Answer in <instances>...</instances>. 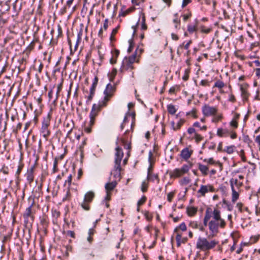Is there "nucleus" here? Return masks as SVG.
<instances>
[{"label": "nucleus", "instance_id": "1", "mask_svg": "<svg viewBox=\"0 0 260 260\" xmlns=\"http://www.w3.org/2000/svg\"><path fill=\"white\" fill-rule=\"evenodd\" d=\"M204 225H208L211 237H215L219 233V228L223 229L226 225L225 220L221 217V212L217 208L213 210L207 208L203 220Z\"/></svg>", "mask_w": 260, "mask_h": 260}, {"label": "nucleus", "instance_id": "2", "mask_svg": "<svg viewBox=\"0 0 260 260\" xmlns=\"http://www.w3.org/2000/svg\"><path fill=\"white\" fill-rule=\"evenodd\" d=\"M115 151L114 166L113 170L111 172V175H113L115 179H119L121 171V162L123 157V152L122 148L118 146L116 147Z\"/></svg>", "mask_w": 260, "mask_h": 260}, {"label": "nucleus", "instance_id": "3", "mask_svg": "<svg viewBox=\"0 0 260 260\" xmlns=\"http://www.w3.org/2000/svg\"><path fill=\"white\" fill-rule=\"evenodd\" d=\"M218 243L219 242L215 239L209 241L206 238L200 237L196 243V248L202 251H208L214 248Z\"/></svg>", "mask_w": 260, "mask_h": 260}, {"label": "nucleus", "instance_id": "4", "mask_svg": "<svg viewBox=\"0 0 260 260\" xmlns=\"http://www.w3.org/2000/svg\"><path fill=\"white\" fill-rule=\"evenodd\" d=\"M115 87L114 85L109 83L107 85L104 91L105 95L104 99L101 101L102 104L101 105L106 106L107 102L109 101L110 99L113 96L114 92L115 91Z\"/></svg>", "mask_w": 260, "mask_h": 260}, {"label": "nucleus", "instance_id": "5", "mask_svg": "<svg viewBox=\"0 0 260 260\" xmlns=\"http://www.w3.org/2000/svg\"><path fill=\"white\" fill-rule=\"evenodd\" d=\"M191 166V164L190 165H183L181 169L177 168L174 169L170 173L171 177L177 178L181 176L184 174L188 172Z\"/></svg>", "mask_w": 260, "mask_h": 260}, {"label": "nucleus", "instance_id": "6", "mask_svg": "<svg viewBox=\"0 0 260 260\" xmlns=\"http://www.w3.org/2000/svg\"><path fill=\"white\" fill-rule=\"evenodd\" d=\"M102 102L100 101L98 105L95 104H93L92 107L91 112L90 113V125L92 126L94 123L95 117L98 115V112L101 110V108L105 106L101 105Z\"/></svg>", "mask_w": 260, "mask_h": 260}, {"label": "nucleus", "instance_id": "7", "mask_svg": "<svg viewBox=\"0 0 260 260\" xmlns=\"http://www.w3.org/2000/svg\"><path fill=\"white\" fill-rule=\"evenodd\" d=\"M50 123V119L49 117L45 118L42 122L41 132L42 134L43 137L45 139H47L50 134V130L48 128Z\"/></svg>", "mask_w": 260, "mask_h": 260}, {"label": "nucleus", "instance_id": "8", "mask_svg": "<svg viewBox=\"0 0 260 260\" xmlns=\"http://www.w3.org/2000/svg\"><path fill=\"white\" fill-rule=\"evenodd\" d=\"M238 85L240 87L242 101L244 102H247L248 100L249 96H250V93L248 91L249 85L246 83L239 84Z\"/></svg>", "mask_w": 260, "mask_h": 260}, {"label": "nucleus", "instance_id": "9", "mask_svg": "<svg viewBox=\"0 0 260 260\" xmlns=\"http://www.w3.org/2000/svg\"><path fill=\"white\" fill-rule=\"evenodd\" d=\"M217 112V108L216 107H212L206 104L202 107V112L205 116L215 115Z\"/></svg>", "mask_w": 260, "mask_h": 260}, {"label": "nucleus", "instance_id": "10", "mask_svg": "<svg viewBox=\"0 0 260 260\" xmlns=\"http://www.w3.org/2000/svg\"><path fill=\"white\" fill-rule=\"evenodd\" d=\"M98 78L95 76L90 88L89 94L87 96V100L86 101V103L90 102L92 100L93 97L95 94V88L98 85Z\"/></svg>", "mask_w": 260, "mask_h": 260}, {"label": "nucleus", "instance_id": "11", "mask_svg": "<svg viewBox=\"0 0 260 260\" xmlns=\"http://www.w3.org/2000/svg\"><path fill=\"white\" fill-rule=\"evenodd\" d=\"M215 189L211 185L208 184L207 185H202L198 191V193L200 194L201 196L204 197L206 193L208 192H214Z\"/></svg>", "mask_w": 260, "mask_h": 260}, {"label": "nucleus", "instance_id": "12", "mask_svg": "<svg viewBox=\"0 0 260 260\" xmlns=\"http://www.w3.org/2000/svg\"><path fill=\"white\" fill-rule=\"evenodd\" d=\"M34 205V202H32L30 205L28 207H27L24 213H23V217L25 218V219L28 220L29 217H30L32 219V220H34V216L32 215V209L31 208Z\"/></svg>", "mask_w": 260, "mask_h": 260}, {"label": "nucleus", "instance_id": "13", "mask_svg": "<svg viewBox=\"0 0 260 260\" xmlns=\"http://www.w3.org/2000/svg\"><path fill=\"white\" fill-rule=\"evenodd\" d=\"M34 166H31L30 168L27 169V171L25 174V177L27 181L30 183L34 181Z\"/></svg>", "mask_w": 260, "mask_h": 260}, {"label": "nucleus", "instance_id": "14", "mask_svg": "<svg viewBox=\"0 0 260 260\" xmlns=\"http://www.w3.org/2000/svg\"><path fill=\"white\" fill-rule=\"evenodd\" d=\"M230 184L231 188H235L234 185H235L238 190L243 185V182L239 181L238 179L233 178L230 179Z\"/></svg>", "mask_w": 260, "mask_h": 260}, {"label": "nucleus", "instance_id": "15", "mask_svg": "<svg viewBox=\"0 0 260 260\" xmlns=\"http://www.w3.org/2000/svg\"><path fill=\"white\" fill-rule=\"evenodd\" d=\"M230 134V131L226 128H218L217 130V135L219 137H226Z\"/></svg>", "mask_w": 260, "mask_h": 260}, {"label": "nucleus", "instance_id": "16", "mask_svg": "<svg viewBox=\"0 0 260 260\" xmlns=\"http://www.w3.org/2000/svg\"><path fill=\"white\" fill-rule=\"evenodd\" d=\"M191 152L189 151L187 148H184L182 150L181 152V157L185 160L188 159L191 156Z\"/></svg>", "mask_w": 260, "mask_h": 260}, {"label": "nucleus", "instance_id": "17", "mask_svg": "<svg viewBox=\"0 0 260 260\" xmlns=\"http://www.w3.org/2000/svg\"><path fill=\"white\" fill-rule=\"evenodd\" d=\"M111 53L112 56L110 59V62L111 64H114L116 62V58L119 54V51L117 49H114L111 51Z\"/></svg>", "mask_w": 260, "mask_h": 260}, {"label": "nucleus", "instance_id": "18", "mask_svg": "<svg viewBox=\"0 0 260 260\" xmlns=\"http://www.w3.org/2000/svg\"><path fill=\"white\" fill-rule=\"evenodd\" d=\"M185 120L184 119H180V120L176 124L174 121L171 122V125L172 127V128L174 131L178 130L180 128L182 125L184 123Z\"/></svg>", "mask_w": 260, "mask_h": 260}, {"label": "nucleus", "instance_id": "19", "mask_svg": "<svg viewBox=\"0 0 260 260\" xmlns=\"http://www.w3.org/2000/svg\"><path fill=\"white\" fill-rule=\"evenodd\" d=\"M232 189V202L235 203L239 198V193L235 188H231Z\"/></svg>", "mask_w": 260, "mask_h": 260}, {"label": "nucleus", "instance_id": "20", "mask_svg": "<svg viewBox=\"0 0 260 260\" xmlns=\"http://www.w3.org/2000/svg\"><path fill=\"white\" fill-rule=\"evenodd\" d=\"M136 54L135 53L133 54L132 55L130 56L127 60V69L128 68H131L132 69H133V67L132 66V64L135 62L136 57Z\"/></svg>", "mask_w": 260, "mask_h": 260}, {"label": "nucleus", "instance_id": "21", "mask_svg": "<svg viewBox=\"0 0 260 260\" xmlns=\"http://www.w3.org/2000/svg\"><path fill=\"white\" fill-rule=\"evenodd\" d=\"M94 196V194L93 192L89 191L85 194L84 201L86 202L90 203L92 201Z\"/></svg>", "mask_w": 260, "mask_h": 260}, {"label": "nucleus", "instance_id": "22", "mask_svg": "<svg viewBox=\"0 0 260 260\" xmlns=\"http://www.w3.org/2000/svg\"><path fill=\"white\" fill-rule=\"evenodd\" d=\"M120 141L122 145L123 146L124 149H130L131 148V143L127 142L123 138H121L120 140L118 138L116 141V144H118V142Z\"/></svg>", "mask_w": 260, "mask_h": 260}, {"label": "nucleus", "instance_id": "23", "mask_svg": "<svg viewBox=\"0 0 260 260\" xmlns=\"http://www.w3.org/2000/svg\"><path fill=\"white\" fill-rule=\"evenodd\" d=\"M192 43L191 40H189L186 44H184V43H183L182 44H180L177 50V54H179V49L182 48V47H184L185 49L187 50V54L188 55L190 53V51L188 50V48L189 47V46L190 44Z\"/></svg>", "mask_w": 260, "mask_h": 260}, {"label": "nucleus", "instance_id": "24", "mask_svg": "<svg viewBox=\"0 0 260 260\" xmlns=\"http://www.w3.org/2000/svg\"><path fill=\"white\" fill-rule=\"evenodd\" d=\"M186 211L189 216H192L197 213V208L194 207H189L186 208Z\"/></svg>", "mask_w": 260, "mask_h": 260}, {"label": "nucleus", "instance_id": "25", "mask_svg": "<svg viewBox=\"0 0 260 260\" xmlns=\"http://www.w3.org/2000/svg\"><path fill=\"white\" fill-rule=\"evenodd\" d=\"M116 184L117 183L116 181H112L111 182L107 183L105 185V189L107 191H111L114 188Z\"/></svg>", "mask_w": 260, "mask_h": 260}, {"label": "nucleus", "instance_id": "26", "mask_svg": "<svg viewBox=\"0 0 260 260\" xmlns=\"http://www.w3.org/2000/svg\"><path fill=\"white\" fill-rule=\"evenodd\" d=\"M199 169L204 175H206L208 174V167L206 166L203 165L201 164H199Z\"/></svg>", "mask_w": 260, "mask_h": 260}, {"label": "nucleus", "instance_id": "27", "mask_svg": "<svg viewBox=\"0 0 260 260\" xmlns=\"http://www.w3.org/2000/svg\"><path fill=\"white\" fill-rule=\"evenodd\" d=\"M167 110L168 112L171 115H174L177 111V109L175 106L172 104H169L167 105Z\"/></svg>", "mask_w": 260, "mask_h": 260}, {"label": "nucleus", "instance_id": "28", "mask_svg": "<svg viewBox=\"0 0 260 260\" xmlns=\"http://www.w3.org/2000/svg\"><path fill=\"white\" fill-rule=\"evenodd\" d=\"M176 240L178 247L180 246L182 243H185L186 241L185 239H182L181 235L179 234L176 235Z\"/></svg>", "mask_w": 260, "mask_h": 260}, {"label": "nucleus", "instance_id": "29", "mask_svg": "<svg viewBox=\"0 0 260 260\" xmlns=\"http://www.w3.org/2000/svg\"><path fill=\"white\" fill-rule=\"evenodd\" d=\"M74 126V124L72 120H66L64 122V126L67 129H73Z\"/></svg>", "mask_w": 260, "mask_h": 260}, {"label": "nucleus", "instance_id": "30", "mask_svg": "<svg viewBox=\"0 0 260 260\" xmlns=\"http://www.w3.org/2000/svg\"><path fill=\"white\" fill-rule=\"evenodd\" d=\"M141 29L142 30H146L147 28V25L145 23V15L143 13L141 14Z\"/></svg>", "mask_w": 260, "mask_h": 260}, {"label": "nucleus", "instance_id": "31", "mask_svg": "<svg viewBox=\"0 0 260 260\" xmlns=\"http://www.w3.org/2000/svg\"><path fill=\"white\" fill-rule=\"evenodd\" d=\"M214 117L212 119V122L213 123H217L219 121H221L223 118L222 115L221 114L213 115Z\"/></svg>", "mask_w": 260, "mask_h": 260}, {"label": "nucleus", "instance_id": "32", "mask_svg": "<svg viewBox=\"0 0 260 260\" xmlns=\"http://www.w3.org/2000/svg\"><path fill=\"white\" fill-rule=\"evenodd\" d=\"M224 86V83L223 81L221 80L217 81L214 85V87H217L219 89H221Z\"/></svg>", "mask_w": 260, "mask_h": 260}, {"label": "nucleus", "instance_id": "33", "mask_svg": "<svg viewBox=\"0 0 260 260\" xmlns=\"http://www.w3.org/2000/svg\"><path fill=\"white\" fill-rule=\"evenodd\" d=\"M259 45H260V43L258 42H255L254 43H252L250 45V50H253L254 52H257L258 51V50L257 49V50H255L254 48L255 47L259 48Z\"/></svg>", "mask_w": 260, "mask_h": 260}, {"label": "nucleus", "instance_id": "34", "mask_svg": "<svg viewBox=\"0 0 260 260\" xmlns=\"http://www.w3.org/2000/svg\"><path fill=\"white\" fill-rule=\"evenodd\" d=\"M158 176L157 174H152L151 173L147 174V179L148 180L154 181L155 180L157 179Z\"/></svg>", "mask_w": 260, "mask_h": 260}, {"label": "nucleus", "instance_id": "35", "mask_svg": "<svg viewBox=\"0 0 260 260\" xmlns=\"http://www.w3.org/2000/svg\"><path fill=\"white\" fill-rule=\"evenodd\" d=\"M193 127H199L200 130L201 131H206L207 129V126L206 125L201 126L200 122H195L193 124Z\"/></svg>", "mask_w": 260, "mask_h": 260}, {"label": "nucleus", "instance_id": "36", "mask_svg": "<svg viewBox=\"0 0 260 260\" xmlns=\"http://www.w3.org/2000/svg\"><path fill=\"white\" fill-rule=\"evenodd\" d=\"M187 30L190 34H192L193 32L196 31H197L196 25H190V24L188 25Z\"/></svg>", "mask_w": 260, "mask_h": 260}, {"label": "nucleus", "instance_id": "37", "mask_svg": "<svg viewBox=\"0 0 260 260\" xmlns=\"http://www.w3.org/2000/svg\"><path fill=\"white\" fill-rule=\"evenodd\" d=\"M178 229H180L182 231L186 230V226L184 222L181 223L178 227H177L174 230V232H177Z\"/></svg>", "mask_w": 260, "mask_h": 260}, {"label": "nucleus", "instance_id": "38", "mask_svg": "<svg viewBox=\"0 0 260 260\" xmlns=\"http://www.w3.org/2000/svg\"><path fill=\"white\" fill-rule=\"evenodd\" d=\"M89 203L86 202L83 200V202L81 204V206L85 210L88 211L90 209Z\"/></svg>", "mask_w": 260, "mask_h": 260}, {"label": "nucleus", "instance_id": "39", "mask_svg": "<svg viewBox=\"0 0 260 260\" xmlns=\"http://www.w3.org/2000/svg\"><path fill=\"white\" fill-rule=\"evenodd\" d=\"M230 125L234 128H237L238 126V121L232 119L230 122Z\"/></svg>", "mask_w": 260, "mask_h": 260}, {"label": "nucleus", "instance_id": "40", "mask_svg": "<svg viewBox=\"0 0 260 260\" xmlns=\"http://www.w3.org/2000/svg\"><path fill=\"white\" fill-rule=\"evenodd\" d=\"M146 200V197L145 196H143L138 202L137 206H140L143 205Z\"/></svg>", "mask_w": 260, "mask_h": 260}, {"label": "nucleus", "instance_id": "41", "mask_svg": "<svg viewBox=\"0 0 260 260\" xmlns=\"http://www.w3.org/2000/svg\"><path fill=\"white\" fill-rule=\"evenodd\" d=\"M128 43H129V47L127 49V52H131L132 51V50L133 49V47H134L133 39H131L130 40H129Z\"/></svg>", "mask_w": 260, "mask_h": 260}, {"label": "nucleus", "instance_id": "42", "mask_svg": "<svg viewBox=\"0 0 260 260\" xmlns=\"http://www.w3.org/2000/svg\"><path fill=\"white\" fill-rule=\"evenodd\" d=\"M194 138L196 140L197 142H200L203 139V137H202L198 133H195L194 135Z\"/></svg>", "mask_w": 260, "mask_h": 260}, {"label": "nucleus", "instance_id": "43", "mask_svg": "<svg viewBox=\"0 0 260 260\" xmlns=\"http://www.w3.org/2000/svg\"><path fill=\"white\" fill-rule=\"evenodd\" d=\"M234 146H228L226 147V152L228 153V154H232L234 152Z\"/></svg>", "mask_w": 260, "mask_h": 260}, {"label": "nucleus", "instance_id": "44", "mask_svg": "<svg viewBox=\"0 0 260 260\" xmlns=\"http://www.w3.org/2000/svg\"><path fill=\"white\" fill-rule=\"evenodd\" d=\"M191 16V13L190 12H188V13L183 14L182 15L183 19L184 21H186L187 20V19L190 18Z\"/></svg>", "mask_w": 260, "mask_h": 260}, {"label": "nucleus", "instance_id": "45", "mask_svg": "<svg viewBox=\"0 0 260 260\" xmlns=\"http://www.w3.org/2000/svg\"><path fill=\"white\" fill-rule=\"evenodd\" d=\"M190 180L188 177H184L181 180V183L183 184L186 185L188 184L190 182Z\"/></svg>", "mask_w": 260, "mask_h": 260}, {"label": "nucleus", "instance_id": "46", "mask_svg": "<svg viewBox=\"0 0 260 260\" xmlns=\"http://www.w3.org/2000/svg\"><path fill=\"white\" fill-rule=\"evenodd\" d=\"M210 30H211V29L208 28H206L204 26H202L201 27V32L205 33V34L209 33L210 31Z\"/></svg>", "mask_w": 260, "mask_h": 260}, {"label": "nucleus", "instance_id": "47", "mask_svg": "<svg viewBox=\"0 0 260 260\" xmlns=\"http://www.w3.org/2000/svg\"><path fill=\"white\" fill-rule=\"evenodd\" d=\"M189 226L193 229L198 228V223L197 221H191L189 223Z\"/></svg>", "mask_w": 260, "mask_h": 260}, {"label": "nucleus", "instance_id": "48", "mask_svg": "<svg viewBox=\"0 0 260 260\" xmlns=\"http://www.w3.org/2000/svg\"><path fill=\"white\" fill-rule=\"evenodd\" d=\"M204 161L211 165L214 164L215 163V161L214 160L213 158H210L208 159L205 158L204 159Z\"/></svg>", "mask_w": 260, "mask_h": 260}, {"label": "nucleus", "instance_id": "49", "mask_svg": "<svg viewBox=\"0 0 260 260\" xmlns=\"http://www.w3.org/2000/svg\"><path fill=\"white\" fill-rule=\"evenodd\" d=\"M147 188V185L145 182H143L141 185V190L144 192L146 191Z\"/></svg>", "mask_w": 260, "mask_h": 260}, {"label": "nucleus", "instance_id": "50", "mask_svg": "<svg viewBox=\"0 0 260 260\" xmlns=\"http://www.w3.org/2000/svg\"><path fill=\"white\" fill-rule=\"evenodd\" d=\"M187 132L190 135L194 134V135H195V133H197L196 132V130L194 128V127H189L188 128Z\"/></svg>", "mask_w": 260, "mask_h": 260}, {"label": "nucleus", "instance_id": "51", "mask_svg": "<svg viewBox=\"0 0 260 260\" xmlns=\"http://www.w3.org/2000/svg\"><path fill=\"white\" fill-rule=\"evenodd\" d=\"M174 197V193L172 192H169L167 195V200L169 202H171Z\"/></svg>", "mask_w": 260, "mask_h": 260}, {"label": "nucleus", "instance_id": "52", "mask_svg": "<svg viewBox=\"0 0 260 260\" xmlns=\"http://www.w3.org/2000/svg\"><path fill=\"white\" fill-rule=\"evenodd\" d=\"M67 235L72 238H75V233L72 231H68L67 232Z\"/></svg>", "mask_w": 260, "mask_h": 260}, {"label": "nucleus", "instance_id": "53", "mask_svg": "<svg viewBox=\"0 0 260 260\" xmlns=\"http://www.w3.org/2000/svg\"><path fill=\"white\" fill-rule=\"evenodd\" d=\"M230 134H231L230 137L232 139H235L237 138V134L233 130L230 131Z\"/></svg>", "mask_w": 260, "mask_h": 260}, {"label": "nucleus", "instance_id": "54", "mask_svg": "<svg viewBox=\"0 0 260 260\" xmlns=\"http://www.w3.org/2000/svg\"><path fill=\"white\" fill-rule=\"evenodd\" d=\"M191 2V0H183L182 7L184 8Z\"/></svg>", "mask_w": 260, "mask_h": 260}, {"label": "nucleus", "instance_id": "55", "mask_svg": "<svg viewBox=\"0 0 260 260\" xmlns=\"http://www.w3.org/2000/svg\"><path fill=\"white\" fill-rule=\"evenodd\" d=\"M229 101L233 103H234L236 101V98L235 96L233 94H231L229 95Z\"/></svg>", "mask_w": 260, "mask_h": 260}, {"label": "nucleus", "instance_id": "56", "mask_svg": "<svg viewBox=\"0 0 260 260\" xmlns=\"http://www.w3.org/2000/svg\"><path fill=\"white\" fill-rule=\"evenodd\" d=\"M201 85L205 86L209 85V82L207 80H202L200 83Z\"/></svg>", "mask_w": 260, "mask_h": 260}, {"label": "nucleus", "instance_id": "57", "mask_svg": "<svg viewBox=\"0 0 260 260\" xmlns=\"http://www.w3.org/2000/svg\"><path fill=\"white\" fill-rule=\"evenodd\" d=\"M173 22H174V23H175L176 24L175 25V28H177L178 26L179 25L180 20H178V19L176 18L173 20Z\"/></svg>", "mask_w": 260, "mask_h": 260}, {"label": "nucleus", "instance_id": "58", "mask_svg": "<svg viewBox=\"0 0 260 260\" xmlns=\"http://www.w3.org/2000/svg\"><path fill=\"white\" fill-rule=\"evenodd\" d=\"M254 141L256 143L258 144V146L260 147V135L257 136L255 137Z\"/></svg>", "mask_w": 260, "mask_h": 260}, {"label": "nucleus", "instance_id": "59", "mask_svg": "<svg viewBox=\"0 0 260 260\" xmlns=\"http://www.w3.org/2000/svg\"><path fill=\"white\" fill-rule=\"evenodd\" d=\"M57 158H55L53 162V170L54 172H56L57 170Z\"/></svg>", "mask_w": 260, "mask_h": 260}, {"label": "nucleus", "instance_id": "60", "mask_svg": "<svg viewBox=\"0 0 260 260\" xmlns=\"http://www.w3.org/2000/svg\"><path fill=\"white\" fill-rule=\"evenodd\" d=\"M108 27V19H106L104 21V24H103V28L104 29L106 30Z\"/></svg>", "mask_w": 260, "mask_h": 260}, {"label": "nucleus", "instance_id": "61", "mask_svg": "<svg viewBox=\"0 0 260 260\" xmlns=\"http://www.w3.org/2000/svg\"><path fill=\"white\" fill-rule=\"evenodd\" d=\"M144 215L146 219L148 220H151L152 218V216H151V215L149 214V213L147 211L145 213Z\"/></svg>", "mask_w": 260, "mask_h": 260}, {"label": "nucleus", "instance_id": "62", "mask_svg": "<svg viewBox=\"0 0 260 260\" xmlns=\"http://www.w3.org/2000/svg\"><path fill=\"white\" fill-rule=\"evenodd\" d=\"M259 239V236H253V237H251V241L254 243V242H256Z\"/></svg>", "mask_w": 260, "mask_h": 260}, {"label": "nucleus", "instance_id": "63", "mask_svg": "<svg viewBox=\"0 0 260 260\" xmlns=\"http://www.w3.org/2000/svg\"><path fill=\"white\" fill-rule=\"evenodd\" d=\"M240 116V114L236 113H235V114L233 116V119L238 121V120L239 119Z\"/></svg>", "mask_w": 260, "mask_h": 260}, {"label": "nucleus", "instance_id": "64", "mask_svg": "<svg viewBox=\"0 0 260 260\" xmlns=\"http://www.w3.org/2000/svg\"><path fill=\"white\" fill-rule=\"evenodd\" d=\"M143 51V49L142 48H139V47H137L135 51V54L137 55L138 53H139L140 54L142 53Z\"/></svg>", "mask_w": 260, "mask_h": 260}]
</instances>
